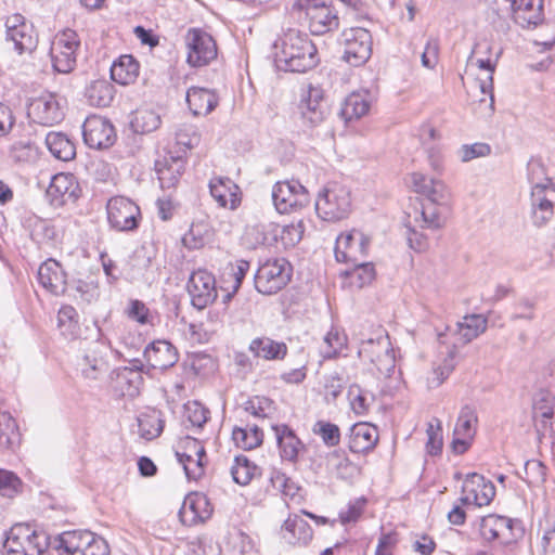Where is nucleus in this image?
I'll return each mask as SVG.
<instances>
[{
	"label": "nucleus",
	"instance_id": "1",
	"mask_svg": "<svg viewBox=\"0 0 555 555\" xmlns=\"http://www.w3.org/2000/svg\"><path fill=\"white\" fill-rule=\"evenodd\" d=\"M411 184L424 199L420 207H414L406 215L408 243L412 249L421 253L428 247V237L422 231H437L444 227L451 193L442 180L430 178L423 172H413Z\"/></svg>",
	"mask_w": 555,
	"mask_h": 555
},
{
	"label": "nucleus",
	"instance_id": "2",
	"mask_svg": "<svg viewBox=\"0 0 555 555\" xmlns=\"http://www.w3.org/2000/svg\"><path fill=\"white\" fill-rule=\"evenodd\" d=\"M274 64L279 70L305 73L318 64L317 48L308 35L288 29L273 43Z\"/></svg>",
	"mask_w": 555,
	"mask_h": 555
},
{
	"label": "nucleus",
	"instance_id": "3",
	"mask_svg": "<svg viewBox=\"0 0 555 555\" xmlns=\"http://www.w3.org/2000/svg\"><path fill=\"white\" fill-rule=\"evenodd\" d=\"M293 9L304 13L313 35H324L338 29V10L331 0H296Z\"/></svg>",
	"mask_w": 555,
	"mask_h": 555
},
{
	"label": "nucleus",
	"instance_id": "4",
	"mask_svg": "<svg viewBox=\"0 0 555 555\" xmlns=\"http://www.w3.org/2000/svg\"><path fill=\"white\" fill-rule=\"evenodd\" d=\"M59 555H108L105 541L90 531H65L53 538Z\"/></svg>",
	"mask_w": 555,
	"mask_h": 555
},
{
	"label": "nucleus",
	"instance_id": "5",
	"mask_svg": "<svg viewBox=\"0 0 555 555\" xmlns=\"http://www.w3.org/2000/svg\"><path fill=\"white\" fill-rule=\"evenodd\" d=\"M350 191L340 184H328L315 199V211L325 221H339L351 211Z\"/></svg>",
	"mask_w": 555,
	"mask_h": 555
},
{
	"label": "nucleus",
	"instance_id": "6",
	"mask_svg": "<svg viewBox=\"0 0 555 555\" xmlns=\"http://www.w3.org/2000/svg\"><path fill=\"white\" fill-rule=\"evenodd\" d=\"M292 268L284 258L267 260L255 274V287L263 295L281 291L291 280Z\"/></svg>",
	"mask_w": 555,
	"mask_h": 555
},
{
	"label": "nucleus",
	"instance_id": "7",
	"mask_svg": "<svg viewBox=\"0 0 555 555\" xmlns=\"http://www.w3.org/2000/svg\"><path fill=\"white\" fill-rule=\"evenodd\" d=\"M359 357L375 365L380 375L388 377L396 367V358L388 335L363 340L358 350Z\"/></svg>",
	"mask_w": 555,
	"mask_h": 555
},
{
	"label": "nucleus",
	"instance_id": "8",
	"mask_svg": "<svg viewBox=\"0 0 555 555\" xmlns=\"http://www.w3.org/2000/svg\"><path fill=\"white\" fill-rule=\"evenodd\" d=\"M5 42L18 54H30L37 47L34 26L22 14L15 13L5 18Z\"/></svg>",
	"mask_w": 555,
	"mask_h": 555
},
{
	"label": "nucleus",
	"instance_id": "9",
	"mask_svg": "<svg viewBox=\"0 0 555 555\" xmlns=\"http://www.w3.org/2000/svg\"><path fill=\"white\" fill-rule=\"evenodd\" d=\"M343 59L352 66L365 64L372 54V36L364 27H350L341 33Z\"/></svg>",
	"mask_w": 555,
	"mask_h": 555
},
{
	"label": "nucleus",
	"instance_id": "10",
	"mask_svg": "<svg viewBox=\"0 0 555 555\" xmlns=\"http://www.w3.org/2000/svg\"><path fill=\"white\" fill-rule=\"evenodd\" d=\"M272 201L280 214H287L307 206L310 196L298 180L279 181L273 186Z\"/></svg>",
	"mask_w": 555,
	"mask_h": 555
},
{
	"label": "nucleus",
	"instance_id": "11",
	"mask_svg": "<svg viewBox=\"0 0 555 555\" xmlns=\"http://www.w3.org/2000/svg\"><path fill=\"white\" fill-rule=\"evenodd\" d=\"M80 46L77 33L66 29L59 34L51 46L53 67L59 73H70L76 66V52Z\"/></svg>",
	"mask_w": 555,
	"mask_h": 555
},
{
	"label": "nucleus",
	"instance_id": "12",
	"mask_svg": "<svg viewBox=\"0 0 555 555\" xmlns=\"http://www.w3.org/2000/svg\"><path fill=\"white\" fill-rule=\"evenodd\" d=\"M188 63L193 67H202L217 57V44L214 38L199 28H191L185 35Z\"/></svg>",
	"mask_w": 555,
	"mask_h": 555
},
{
	"label": "nucleus",
	"instance_id": "13",
	"mask_svg": "<svg viewBox=\"0 0 555 555\" xmlns=\"http://www.w3.org/2000/svg\"><path fill=\"white\" fill-rule=\"evenodd\" d=\"M107 220L117 231H131L138 227L140 208L129 198L124 196L112 197L107 205Z\"/></svg>",
	"mask_w": 555,
	"mask_h": 555
},
{
	"label": "nucleus",
	"instance_id": "14",
	"mask_svg": "<svg viewBox=\"0 0 555 555\" xmlns=\"http://www.w3.org/2000/svg\"><path fill=\"white\" fill-rule=\"evenodd\" d=\"M188 292L195 308H206L217 298L215 276L204 269L194 271L188 282Z\"/></svg>",
	"mask_w": 555,
	"mask_h": 555
},
{
	"label": "nucleus",
	"instance_id": "15",
	"mask_svg": "<svg viewBox=\"0 0 555 555\" xmlns=\"http://www.w3.org/2000/svg\"><path fill=\"white\" fill-rule=\"evenodd\" d=\"M495 496L494 485L477 473L468 474L462 486V503L487 506Z\"/></svg>",
	"mask_w": 555,
	"mask_h": 555
},
{
	"label": "nucleus",
	"instance_id": "16",
	"mask_svg": "<svg viewBox=\"0 0 555 555\" xmlns=\"http://www.w3.org/2000/svg\"><path fill=\"white\" fill-rule=\"evenodd\" d=\"M369 237L361 231L352 230L336 240L335 258L338 262L357 263L367 251Z\"/></svg>",
	"mask_w": 555,
	"mask_h": 555
},
{
	"label": "nucleus",
	"instance_id": "17",
	"mask_svg": "<svg viewBox=\"0 0 555 555\" xmlns=\"http://www.w3.org/2000/svg\"><path fill=\"white\" fill-rule=\"evenodd\" d=\"M28 116L37 124L53 126L64 118V111L52 93H42L28 105Z\"/></svg>",
	"mask_w": 555,
	"mask_h": 555
},
{
	"label": "nucleus",
	"instance_id": "18",
	"mask_svg": "<svg viewBox=\"0 0 555 555\" xmlns=\"http://www.w3.org/2000/svg\"><path fill=\"white\" fill-rule=\"evenodd\" d=\"M82 135L86 144L92 149H106L113 145L116 133L113 125L101 116H90L82 125Z\"/></svg>",
	"mask_w": 555,
	"mask_h": 555
},
{
	"label": "nucleus",
	"instance_id": "19",
	"mask_svg": "<svg viewBox=\"0 0 555 555\" xmlns=\"http://www.w3.org/2000/svg\"><path fill=\"white\" fill-rule=\"evenodd\" d=\"M323 90L319 86L309 85L301 90L299 112L311 127L320 125L326 116L327 109L323 104Z\"/></svg>",
	"mask_w": 555,
	"mask_h": 555
},
{
	"label": "nucleus",
	"instance_id": "20",
	"mask_svg": "<svg viewBox=\"0 0 555 555\" xmlns=\"http://www.w3.org/2000/svg\"><path fill=\"white\" fill-rule=\"evenodd\" d=\"M477 414L475 409L465 405L461 409L454 430L452 440V450L456 454L465 453L474 439L476 434Z\"/></svg>",
	"mask_w": 555,
	"mask_h": 555
},
{
	"label": "nucleus",
	"instance_id": "21",
	"mask_svg": "<svg viewBox=\"0 0 555 555\" xmlns=\"http://www.w3.org/2000/svg\"><path fill=\"white\" fill-rule=\"evenodd\" d=\"M51 205L60 207L78 197V184L72 173L60 172L52 177L47 189Z\"/></svg>",
	"mask_w": 555,
	"mask_h": 555
},
{
	"label": "nucleus",
	"instance_id": "22",
	"mask_svg": "<svg viewBox=\"0 0 555 555\" xmlns=\"http://www.w3.org/2000/svg\"><path fill=\"white\" fill-rule=\"evenodd\" d=\"M513 520L505 516L490 514L480 519L479 532L485 541L499 540L501 543H509L513 540Z\"/></svg>",
	"mask_w": 555,
	"mask_h": 555
},
{
	"label": "nucleus",
	"instance_id": "23",
	"mask_svg": "<svg viewBox=\"0 0 555 555\" xmlns=\"http://www.w3.org/2000/svg\"><path fill=\"white\" fill-rule=\"evenodd\" d=\"M144 359L152 369L166 370L178 361L176 348L166 340H156L144 349Z\"/></svg>",
	"mask_w": 555,
	"mask_h": 555
},
{
	"label": "nucleus",
	"instance_id": "24",
	"mask_svg": "<svg viewBox=\"0 0 555 555\" xmlns=\"http://www.w3.org/2000/svg\"><path fill=\"white\" fill-rule=\"evenodd\" d=\"M487 325L488 320L482 314H467L463 317L452 331L455 338L453 347L456 348L457 345L464 346L470 343L487 330Z\"/></svg>",
	"mask_w": 555,
	"mask_h": 555
},
{
	"label": "nucleus",
	"instance_id": "25",
	"mask_svg": "<svg viewBox=\"0 0 555 555\" xmlns=\"http://www.w3.org/2000/svg\"><path fill=\"white\" fill-rule=\"evenodd\" d=\"M502 49H496L493 55L478 56L475 59V65L483 72V75L478 77L479 89L483 95L489 96V112L494 111V95H493V74L495 72L498 62L501 57Z\"/></svg>",
	"mask_w": 555,
	"mask_h": 555
},
{
	"label": "nucleus",
	"instance_id": "26",
	"mask_svg": "<svg viewBox=\"0 0 555 555\" xmlns=\"http://www.w3.org/2000/svg\"><path fill=\"white\" fill-rule=\"evenodd\" d=\"M40 284L53 295H61L66 288V274L54 259L44 261L38 270Z\"/></svg>",
	"mask_w": 555,
	"mask_h": 555
},
{
	"label": "nucleus",
	"instance_id": "27",
	"mask_svg": "<svg viewBox=\"0 0 555 555\" xmlns=\"http://www.w3.org/2000/svg\"><path fill=\"white\" fill-rule=\"evenodd\" d=\"M282 460L295 462L304 443L295 431L285 424L272 426Z\"/></svg>",
	"mask_w": 555,
	"mask_h": 555
},
{
	"label": "nucleus",
	"instance_id": "28",
	"mask_svg": "<svg viewBox=\"0 0 555 555\" xmlns=\"http://www.w3.org/2000/svg\"><path fill=\"white\" fill-rule=\"evenodd\" d=\"M378 441V429L370 423H357L350 429L349 449L353 453L371 451Z\"/></svg>",
	"mask_w": 555,
	"mask_h": 555
},
{
	"label": "nucleus",
	"instance_id": "29",
	"mask_svg": "<svg viewBox=\"0 0 555 555\" xmlns=\"http://www.w3.org/2000/svg\"><path fill=\"white\" fill-rule=\"evenodd\" d=\"M514 21L521 27L537 26L543 20V0H513Z\"/></svg>",
	"mask_w": 555,
	"mask_h": 555
},
{
	"label": "nucleus",
	"instance_id": "30",
	"mask_svg": "<svg viewBox=\"0 0 555 555\" xmlns=\"http://www.w3.org/2000/svg\"><path fill=\"white\" fill-rule=\"evenodd\" d=\"M186 103L195 116H206L218 105V96L209 89L191 87L186 92Z\"/></svg>",
	"mask_w": 555,
	"mask_h": 555
},
{
	"label": "nucleus",
	"instance_id": "31",
	"mask_svg": "<svg viewBox=\"0 0 555 555\" xmlns=\"http://www.w3.org/2000/svg\"><path fill=\"white\" fill-rule=\"evenodd\" d=\"M189 446L193 449V454L188 452H177L179 462L183 465L185 475L189 479L197 480L204 474V460L206 452L204 447L196 439H190Z\"/></svg>",
	"mask_w": 555,
	"mask_h": 555
},
{
	"label": "nucleus",
	"instance_id": "32",
	"mask_svg": "<svg viewBox=\"0 0 555 555\" xmlns=\"http://www.w3.org/2000/svg\"><path fill=\"white\" fill-rule=\"evenodd\" d=\"M210 194L221 207L235 209L240 203L238 186L229 178H215L209 183Z\"/></svg>",
	"mask_w": 555,
	"mask_h": 555
},
{
	"label": "nucleus",
	"instance_id": "33",
	"mask_svg": "<svg viewBox=\"0 0 555 555\" xmlns=\"http://www.w3.org/2000/svg\"><path fill=\"white\" fill-rule=\"evenodd\" d=\"M209 503L205 495L194 494L189 495L180 509V517L184 524H195L204 521L210 516Z\"/></svg>",
	"mask_w": 555,
	"mask_h": 555
},
{
	"label": "nucleus",
	"instance_id": "34",
	"mask_svg": "<svg viewBox=\"0 0 555 555\" xmlns=\"http://www.w3.org/2000/svg\"><path fill=\"white\" fill-rule=\"evenodd\" d=\"M248 350L256 358L264 360H283L287 354V346L285 343L275 341L270 337H257L254 338Z\"/></svg>",
	"mask_w": 555,
	"mask_h": 555
},
{
	"label": "nucleus",
	"instance_id": "35",
	"mask_svg": "<svg viewBox=\"0 0 555 555\" xmlns=\"http://www.w3.org/2000/svg\"><path fill=\"white\" fill-rule=\"evenodd\" d=\"M139 68V63L132 55H121L111 66V78L119 85H130L135 81Z\"/></svg>",
	"mask_w": 555,
	"mask_h": 555
},
{
	"label": "nucleus",
	"instance_id": "36",
	"mask_svg": "<svg viewBox=\"0 0 555 555\" xmlns=\"http://www.w3.org/2000/svg\"><path fill=\"white\" fill-rule=\"evenodd\" d=\"M20 440L16 421L9 412L0 410V451L14 450L18 447Z\"/></svg>",
	"mask_w": 555,
	"mask_h": 555
},
{
	"label": "nucleus",
	"instance_id": "37",
	"mask_svg": "<svg viewBox=\"0 0 555 555\" xmlns=\"http://www.w3.org/2000/svg\"><path fill=\"white\" fill-rule=\"evenodd\" d=\"M46 145L50 153L63 162L72 160L76 155V147L72 140L62 132H49Z\"/></svg>",
	"mask_w": 555,
	"mask_h": 555
},
{
	"label": "nucleus",
	"instance_id": "38",
	"mask_svg": "<svg viewBox=\"0 0 555 555\" xmlns=\"http://www.w3.org/2000/svg\"><path fill=\"white\" fill-rule=\"evenodd\" d=\"M546 189L531 190L532 219L537 227L546 224L554 215L553 203L545 197Z\"/></svg>",
	"mask_w": 555,
	"mask_h": 555
},
{
	"label": "nucleus",
	"instance_id": "39",
	"mask_svg": "<svg viewBox=\"0 0 555 555\" xmlns=\"http://www.w3.org/2000/svg\"><path fill=\"white\" fill-rule=\"evenodd\" d=\"M232 439L236 447L251 450L262 443L263 431L257 424H247L245 427H235L232 431Z\"/></svg>",
	"mask_w": 555,
	"mask_h": 555
},
{
	"label": "nucleus",
	"instance_id": "40",
	"mask_svg": "<svg viewBox=\"0 0 555 555\" xmlns=\"http://www.w3.org/2000/svg\"><path fill=\"white\" fill-rule=\"evenodd\" d=\"M370 106L371 103L366 94L351 93L343 103L340 116L347 122L357 120L369 113Z\"/></svg>",
	"mask_w": 555,
	"mask_h": 555
},
{
	"label": "nucleus",
	"instance_id": "41",
	"mask_svg": "<svg viewBox=\"0 0 555 555\" xmlns=\"http://www.w3.org/2000/svg\"><path fill=\"white\" fill-rule=\"evenodd\" d=\"M283 528L287 533L284 538L289 543L307 544L313 535L310 525L299 516L288 517Z\"/></svg>",
	"mask_w": 555,
	"mask_h": 555
},
{
	"label": "nucleus",
	"instance_id": "42",
	"mask_svg": "<svg viewBox=\"0 0 555 555\" xmlns=\"http://www.w3.org/2000/svg\"><path fill=\"white\" fill-rule=\"evenodd\" d=\"M184 170L183 162L179 158H171L170 162L156 163V173L163 189L173 188Z\"/></svg>",
	"mask_w": 555,
	"mask_h": 555
},
{
	"label": "nucleus",
	"instance_id": "43",
	"mask_svg": "<svg viewBox=\"0 0 555 555\" xmlns=\"http://www.w3.org/2000/svg\"><path fill=\"white\" fill-rule=\"evenodd\" d=\"M160 116L153 109L139 108L132 114L131 129L135 133H150L160 126Z\"/></svg>",
	"mask_w": 555,
	"mask_h": 555
},
{
	"label": "nucleus",
	"instance_id": "44",
	"mask_svg": "<svg viewBox=\"0 0 555 555\" xmlns=\"http://www.w3.org/2000/svg\"><path fill=\"white\" fill-rule=\"evenodd\" d=\"M113 96V87L104 79L92 81L86 89V98L93 106L106 107Z\"/></svg>",
	"mask_w": 555,
	"mask_h": 555
},
{
	"label": "nucleus",
	"instance_id": "45",
	"mask_svg": "<svg viewBox=\"0 0 555 555\" xmlns=\"http://www.w3.org/2000/svg\"><path fill=\"white\" fill-rule=\"evenodd\" d=\"M258 467L251 463L245 455H237L231 466L233 481L241 486L248 485L255 477Z\"/></svg>",
	"mask_w": 555,
	"mask_h": 555
},
{
	"label": "nucleus",
	"instance_id": "46",
	"mask_svg": "<svg viewBox=\"0 0 555 555\" xmlns=\"http://www.w3.org/2000/svg\"><path fill=\"white\" fill-rule=\"evenodd\" d=\"M138 426L140 436L146 440H152L162 434L164 421L157 412L153 411L138 417Z\"/></svg>",
	"mask_w": 555,
	"mask_h": 555
},
{
	"label": "nucleus",
	"instance_id": "47",
	"mask_svg": "<svg viewBox=\"0 0 555 555\" xmlns=\"http://www.w3.org/2000/svg\"><path fill=\"white\" fill-rule=\"evenodd\" d=\"M527 176L532 184L531 190L547 189L552 185V179L547 176L545 165L541 158L532 157L527 164Z\"/></svg>",
	"mask_w": 555,
	"mask_h": 555
},
{
	"label": "nucleus",
	"instance_id": "48",
	"mask_svg": "<svg viewBox=\"0 0 555 555\" xmlns=\"http://www.w3.org/2000/svg\"><path fill=\"white\" fill-rule=\"evenodd\" d=\"M243 410L248 415H251L258 420H264L267 417H270L274 411V402L267 398L261 396H255L253 398H249L243 406Z\"/></svg>",
	"mask_w": 555,
	"mask_h": 555
},
{
	"label": "nucleus",
	"instance_id": "49",
	"mask_svg": "<svg viewBox=\"0 0 555 555\" xmlns=\"http://www.w3.org/2000/svg\"><path fill=\"white\" fill-rule=\"evenodd\" d=\"M455 356L456 350L452 347V349L448 350L447 357L443 359L442 363L434 367L431 375L427 378L430 388L439 387L449 377L456 364Z\"/></svg>",
	"mask_w": 555,
	"mask_h": 555
},
{
	"label": "nucleus",
	"instance_id": "50",
	"mask_svg": "<svg viewBox=\"0 0 555 555\" xmlns=\"http://www.w3.org/2000/svg\"><path fill=\"white\" fill-rule=\"evenodd\" d=\"M348 398L352 411L358 415L367 413L370 406L374 402V395L362 389L359 385L353 384L348 389Z\"/></svg>",
	"mask_w": 555,
	"mask_h": 555
},
{
	"label": "nucleus",
	"instance_id": "51",
	"mask_svg": "<svg viewBox=\"0 0 555 555\" xmlns=\"http://www.w3.org/2000/svg\"><path fill=\"white\" fill-rule=\"evenodd\" d=\"M322 354L331 359L336 357L347 345V335L337 327H332L323 339Z\"/></svg>",
	"mask_w": 555,
	"mask_h": 555
},
{
	"label": "nucleus",
	"instance_id": "52",
	"mask_svg": "<svg viewBox=\"0 0 555 555\" xmlns=\"http://www.w3.org/2000/svg\"><path fill=\"white\" fill-rule=\"evenodd\" d=\"M352 264L353 269L348 272L351 284L361 288L374 280L375 270L372 263L363 262L362 258H360L357 263Z\"/></svg>",
	"mask_w": 555,
	"mask_h": 555
},
{
	"label": "nucleus",
	"instance_id": "53",
	"mask_svg": "<svg viewBox=\"0 0 555 555\" xmlns=\"http://www.w3.org/2000/svg\"><path fill=\"white\" fill-rule=\"evenodd\" d=\"M312 431L320 436L324 444L327 447H336L340 442V430L336 424L318 421L313 425Z\"/></svg>",
	"mask_w": 555,
	"mask_h": 555
},
{
	"label": "nucleus",
	"instance_id": "54",
	"mask_svg": "<svg viewBox=\"0 0 555 555\" xmlns=\"http://www.w3.org/2000/svg\"><path fill=\"white\" fill-rule=\"evenodd\" d=\"M23 481L11 470L0 468V494L13 498L22 491Z\"/></svg>",
	"mask_w": 555,
	"mask_h": 555
},
{
	"label": "nucleus",
	"instance_id": "55",
	"mask_svg": "<svg viewBox=\"0 0 555 555\" xmlns=\"http://www.w3.org/2000/svg\"><path fill=\"white\" fill-rule=\"evenodd\" d=\"M186 420L195 428H203L209 418V410L198 401H189L184 404Z\"/></svg>",
	"mask_w": 555,
	"mask_h": 555
},
{
	"label": "nucleus",
	"instance_id": "56",
	"mask_svg": "<svg viewBox=\"0 0 555 555\" xmlns=\"http://www.w3.org/2000/svg\"><path fill=\"white\" fill-rule=\"evenodd\" d=\"M117 379L119 384H127V387H122L124 395L129 397H134L139 395L140 385L143 382V378L139 372L120 369L117 375Z\"/></svg>",
	"mask_w": 555,
	"mask_h": 555
},
{
	"label": "nucleus",
	"instance_id": "57",
	"mask_svg": "<svg viewBox=\"0 0 555 555\" xmlns=\"http://www.w3.org/2000/svg\"><path fill=\"white\" fill-rule=\"evenodd\" d=\"M427 433V452L431 455H436L442 450V435H441V422L435 418L430 422L426 429Z\"/></svg>",
	"mask_w": 555,
	"mask_h": 555
},
{
	"label": "nucleus",
	"instance_id": "58",
	"mask_svg": "<svg viewBox=\"0 0 555 555\" xmlns=\"http://www.w3.org/2000/svg\"><path fill=\"white\" fill-rule=\"evenodd\" d=\"M81 365V372L88 379H98L100 374L106 372L107 364L102 358H90L86 356Z\"/></svg>",
	"mask_w": 555,
	"mask_h": 555
},
{
	"label": "nucleus",
	"instance_id": "59",
	"mask_svg": "<svg viewBox=\"0 0 555 555\" xmlns=\"http://www.w3.org/2000/svg\"><path fill=\"white\" fill-rule=\"evenodd\" d=\"M490 145L482 142H477L470 145L465 144L459 151V155L463 163L470 162L478 157H486L490 155Z\"/></svg>",
	"mask_w": 555,
	"mask_h": 555
},
{
	"label": "nucleus",
	"instance_id": "60",
	"mask_svg": "<svg viewBox=\"0 0 555 555\" xmlns=\"http://www.w3.org/2000/svg\"><path fill=\"white\" fill-rule=\"evenodd\" d=\"M304 234V223L298 221L296 223L286 224L281 231V241L285 247H294L298 244Z\"/></svg>",
	"mask_w": 555,
	"mask_h": 555
},
{
	"label": "nucleus",
	"instance_id": "61",
	"mask_svg": "<svg viewBox=\"0 0 555 555\" xmlns=\"http://www.w3.org/2000/svg\"><path fill=\"white\" fill-rule=\"evenodd\" d=\"M208 234L206 225L193 223L188 233L183 236V243L189 248H201L205 244V235Z\"/></svg>",
	"mask_w": 555,
	"mask_h": 555
},
{
	"label": "nucleus",
	"instance_id": "62",
	"mask_svg": "<svg viewBox=\"0 0 555 555\" xmlns=\"http://www.w3.org/2000/svg\"><path fill=\"white\" fill-rule=\"evenodd\" d=\"M525 474L529 485L539 486L545 480V466L538 460L527 461Z\"/></svg>",
	"mask_w": 555,
	"mask_h": 555
},
{
	"label": "nucleus",
	"instance_id": "63",
	"mask_svg": "<svg viewBox=\"0 0 555 555\" xmlns=\"http://www.w3.org/2000/svg\"><path fill=\"white\" fill-rule=\"evenodd\" d=\"M554 416V399L548 393H540V398H537L533 403V417H545L553 418Z\"/></svg>",
	"mask_w": 555,
	"mask_h": 555
},
{
	"label": "nucleus",
	"instance_id": "64",
	"mask_svg": "<svg viewBox=\"0 0 555 555\" xmlns=\"http://www.w3.org/2000/svg\"><path fill=\"white\" fill-rule=\"evenodd\" d=\"M75 291L80 297V299L88 304L96 300L100 296L99 285L93 281H77L75 285Z\"/></svg>",
	"mask_w": 555,
	"mask_h": 555
}]
</instances>
